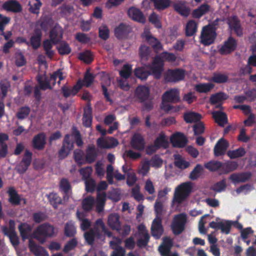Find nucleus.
Returning a JSON list of instances; mask_svg holds the SVG:
<instances>
[{
	"instance_id": "nucleus-1",
	"label": "nucleus",
	"mask_w": 256,
	"mask_h": 256,
	"mask_svg": "<svg viewBox=\"0 0 256 256\" xmlns=\"http://www.w3.org/2000/svg\"><path fill=\"white\" fill-rule=\"evenodd\" d=\"M238 166L237 161H227L222 164L220 161H208L205 167L212 172L218 171L220 174H225L234 171Z\"/></svg>"
},
{
	"instance_id": "nucleus-2",
	"label": "nucleus",
	"mask_w": 256,
	"mask_h": 256,
	"mask_svg": "<svg viewBox=\"0 0 256 256\" xmlns=\"http://www.w3.org/2000/svg\"><path fill=\"white\" fill-rule=\"evenodd\" d=\"M54 228L48 223L38 226L33 232L34 238L40 243L44 244L48 238L54 236Z\"/></svg>"
},
{
	"instance_id": "nucleus-3",
	"label": "nucleus",
	"mask_w": 256,
	"mask_h": 256,
	"mask_svg": "<svg viewBox=\"0 0 256 256\" xmlns=\"http://www.w3.org/2000/svg\"><path fill=\"white\" fill-rule=\"evenodd\" d=\"M187 221L188 218L186 213L182 212L175 215L170 225L172 233L176 236L181 234L185 230Z\"/></svg>"
},
{
	"instance_id": "nucleus-4",
	"label": "nucleus",
	"mask_w": 256,
	"mask_h": 256,
	"mask_svg": "<svg viewBox=\"0 0 256 256\" xmlns=\"http://www.w3.org/2000/svg\"><path fill=\"white\" fill-rule=\"evenodd\" d=\"M192 189L190 182H184L179 185L175 190L173 202L178 204H181L190 194Z\"/></svg>"
},
{
	"instance_id": "nucleus-5",
	"label": "nucleus",
	"mask_w": 256,
	"mask_h": 256,
	"mask_svg": "<svg viewBox=\"0 0 256 256\" xmlns=\"http://www.w3.org/2000/svg\"><path fill=\"white\" fill-rule=\"evenodd\" d=\"M2 231L4 235L8 237L12 245L16 247L19 245V238L16 232V223L13 220H10L8 222V228L6 226H3L2 228Z\"/></svg>"
},
{
	"instance_id": "nucleus-6",
	"label": "nucleus",
	"mask_w": 256,
	"mask_h": 256,
	"mask_svg": "<svg viewBox=\"0 0 256 256\" xmlns=\"http://www.w3.org/2000/svg\"><path fill=\"white\" fill-rule=\"evenodd\" d=\"M216 28L212 26H204L201 32L200 42L204 46H210L212 44L216 37Z\"/></svg>"
},
{
	"instance_id": "nucleus-7",
	"label": "nucleus",
	"mask_w": 256,
	"mask_h": 256,
	"mask_svg": "<svg viewBox=\"0 0 256 256\" xmlns=\"http://www.w3.org/2000/svg\"><path fill=\"white\" fill-rule=\"evenodd\" d=\"M184 77V70L176 68L174 70H168L165 75L164 79L166 82H176L183 80Z\"/></svg>"
},
{
	"instance_id": "nucleus-8",
	"label": "nucleus",
	"mask_w": 256,
	"mask_h": 256,
	"mask_svg": "<svg viewBox=\"0 0 256 256\" xmlns=\"http://www.w3.org/2000/svg\"><path fill=\"white\" fill-rule=\"evenodd\" d=\"M164 64L162 58L159 56L154 58L151 65L148 68L150 72V75H152L156 79H159L162 75L163 70Z\"/></svg>"
},
{
	"instance_id": "nucleus-9",
	"label": "nucleus",
	"mask_w": 256,
	"mask_h": 256,
	"mask_svg": "<svg viewBox=\"0 0 256 256\" xmlns=\"http://www.w3.org/2000/svg\"><path fill=\"white\" fill-rule=\"evenodd\" d=\"M70 134H66L64 137L62 146L58 151V154L61 158H66L74 148V142H70Z\"/></svg>"
},
{
	"instance_id": "nucleus-10",
	"label": "nucleus",
	"mask_w": 256,
	"mask_h": 256,
	"mask_svg": "<svg viewBox=\"0 0 256 256\" xmlns=\"http://www.w3.org/2000/svg\"><path fill=\"white\" fill-rule=\"evenodd\" d=\"M163 102L178 103L180 101V92L178 88H170L166 91L162 96Z\"/></svg>"
},
{
	"instance_id": "nucleus-11",
	"label": "nucleus",
	"mask_w": 256,
	"mask_h": 256,
	"mask_svg": "<svg viewBox=\"0 0 256 256\" xmlns=\"http://www.w3.org/2000/svg\"><path fill=\"white\" fill-rule=\"evenodd\" d=\"M236 47V40L232 37L230 36L219 48L218 52L222 55L228 54L235 50Z\"/></svg>"
},
{
	"instance_id": "nucleus-12",
	"label": "nucleus",
	"mask_w": 256,
	"mask_h": 256,
	"mask_svg": "<svg viewBox=\"0 0 256 256\" xmlns=\"http://www.w3.org/2000/svg\"><path fill=\"white\" fill-rule=\"evenodd\" d=\"M150 94V88L145 86H138L134 92V98L140 103H143L148 100Z\"/></svg>"
},
{
	"instance_id": "nucleus-13",
	"label": "nucleus",
	"mask_w": 256,
	"mask_h": 256,
	"mask_svg": "<svg viewBox=\"0 0 256 256\" xmlns=\"http://www.w3.org/2000/svg\"><path fill=\"white\" fill-rule=\"evenodd\" d=\"M32 148L38 150H43L46 145V135L44 132H41L35 135L32 140Z\"/></svg>"
},
{
	"instance_id": "nucleus-14",
	"label": "nucleus",
	"mask_w": 256,
	"mask_h": 256,
	"mask_svg": "<svg viewBox=\"0 0 256 256\" xmlns=\"http://www.w3.org/2000/svg\"><path fill=\"white\" fill-rule=\"evenodd\" d=\"M151 234L153 237L156 239L160 238L164 232L162 218H155L151 226Z\"/></svg>"
},
{
	"instance_id": "nucleus-15",
	"label": "nucleus",
	"mask_w": 256,
	"mask_h": 256,
	"mask_svg": "<svg viewBox=\"0 0 256 256\" xmlns=\"http://www.w3.org/2000/svg\"><path fill=\"white\" fill-rule=\"evenodd\" d=\"M63 34L62 27L59 24H56L50 31L49 37L54 44H57L62 39Z\"/></svg>"
},
{
	"instance_id": "nucleus-16",
	"label": "nucleus",
	"mask_w": 256,
	"mask_h": 256,
	"mask_svg": "<svg viewBox=\"0 0 256 256\" xmlns=\"http://www.w3.org/2000/svg\"><path fill=\"white\" fill-rule=\"evenodd\" d=\"M83 84L81 80H78L76 84L72 88L66 86H62L61 90L64 98L76 96L82 88Z\"/></svg>"
},
{
	"instance_id": "nucleus-17",
	"label": "nucleus",
	"mask_w": 256,
	"mask_h": 256,
	"mask_svg": "<svg viewBox=\"0 0 256 256\" xmlns=\"http://www.w3.org/2000/svg\"><path fill=\"white\" fill-rule=\"evenodd\" d=\"M170 142L174 147L184 148L188 142V140L185 135L182 132H177L170 138Z\"/></svg>"
},
{
	"instance_id": "nucleus-18",
	"label": "nucleus",
	"mask_w": 256,
	"mask_h": 256,
	"mask_svg": "<svg viewBox=\"0 0 256 256\" xmlns=\"http://www.w3.org/2000/svg\"><path fill=\"white\" fill-rule=\"evenodd\" d=\"M84 236L86 243L90 246H92L94 244L96 239L100 238L102 234L99 229L95 228H91L88 231L84 232Z\"/></svg>"
},
{
	"instance_id": "nucleus-19",
	"label": "nucleus",
	"mask_w": 256,
	"mask_h": 256,
	"mask_svg": "<svg viewBox=\"0 0 256 256\" xmlns=\"http://www.w3.org/2000/svg\"><path fill=\"white\" fill-rule=\"evenodd\" d=\"M98 147L102 148H114L118 144V140L112 137H108L106 138H100L96 140Z\"/></svg>"
},
{
	"instance_id": "nucleus-20",
	"label": "nucleus",
	"mask_w": 256,
	"mask_h": 256,
	"mask_svg": "<svg viewBox=\"0 0 256 256\" xmlns=\"http://www.w3.org/2000/svg\"><path fill=\"white\" fill-rule=\"evenodd\" d=\"M42 33L41 30L39 28H35L33 34L30 38L29 46L34 50H38L41 45Z\"/></svg>"
},
{
	"instance_id": "nucleus-21",
	"label": "nucleus",
	"mask_w": 256,
	"mask_h": 256,
	"mask_svg": "<svg viewBox=\"0 0 256 256\" xmlns=\"http://www.w3.org/2000/svg\"><path fill=\"white\" fill-rule=\"evenodd\" d=\"M229 146V143L228 140L224 138H220L216 143L214 148V154L216 156L224 155L226 150Z\"/></svg>"
},
{
	"instance_id": "nucleus-22",
	"label": "nucleus",
	"mask_w": 256,
	"mask_h": 256,
	"mask_svg": "<svg viewBox=\"0 0 256 256\" xmlns=\"http://www.w3.org/2000/svg\"><path fill=\"white\" fill-rule=\"evenodd\" d=\"M130 29L128 25L120 23L114 28V35L119 40L126 38L130 32Z\"/></svg>"
},
{
	"instance_id": "nucleus-23",
	"label": "nucleus",
	"mask_w": 256,
	"mask_h": 256,
	"mask_svg": "<svg viewBox=\"0 0 256 256\" xmlns=\"http://www.w3.org/2000/svg\"><path fill=\"white\" fill-rule=\"evenodd\" d=\"M2 8L7 12L14 13L20 12L22 11L21 4L16 0H8L2 4Z\"/></svg>"
},
{
	"instance_id": "nucleus-24",
	"label": "nucleus",
	"mask_w": 256,
	"mask_h": 256,
	"mask_svg": "<svg viewBox=\"0 0 256 256\" xmlns=\"http://www.w3.org/2000/svg\"><path fill=\"white\" fill-rule=\"evenodd\" d=\"M252 174L250 172H243L240 173H234L230 176V179L234 184L244 182L248 181L252 177Z\"/></svg>"
},
{
	"instance_id": "nucleus-25",
	"label": "nucleus",
	"mask_w": 256,
	"mask_h": 256,
	"mask_svg": "<svg viewBox=\"0 0 256 256\" xmlns=\"http://www.w3.org/2000/svg\"><path fill=\"white\" fill-rule=\"evenodd\" d=\"M28 248L30 251L36 256H48V252L43 247L38 245L32 240H29Z\"/></svg>"
},
{
	"instance_id": "nucleus-26",
	"label": "nucleus",
	"mask_w": 256,
	"mask_h": 256,
	"mask_svg": "<svg viewBox=\"0 0 256 256\" xmlns=\"http://www.w3.org/2000/svg\"><path fill=\"white\" fill-rule=\"evenodd\" d=\"M36 80L39 84L40 88L42 90H46L48 89H52V86L50 84V83L52 84L50 76L48 77L46 74H38L36 76Z\"/></svg>"
},
{
	"instance_id": "nucleus-27",
	"label": "nucleus",
	"mask_w": 256,
	"mask_h": 256,
	"mask_svg": "<svg viewBox=\"0 0 256 256\" xmlns=\"http://www.w3.org/2000/svg\"><path fill=\"white\" fill-rule=\"evenodd\" d=\"M120 216L116 213L111 214L108 219V224L112 230L120 232L121 230V223L120 220Z\"/></svg>"
},
{
	"instance_id": "nucleus-28",
	"label": "nucleus",
	"mask_w": 256,
	"mask_h": 256,
	"mask_svg": "<svg viewBox=\"0 0 256 256\" xmlns=\"http://www.w3.org/2000/svg\"><path fill=\"white\" fill-rule=\"evenodd\" d=\"M128 14L130 18L134 21L144 23L146 18L142 12L138 8L134 7L129 8L128 10Z\"/></svg>"
},
{
	"instance_id": "nucleus-29",
	"label": "nucleus",
	"mask_w": 256,
	"mask_h": 256,
	"mask_svg": "<svg viewBox=\"0 0 256 256\" xmlns=\"http://www.w3.org/2000/svg\"><path fill=\"white\" fill-rule=\"evenodd\" d=\"M174 10L180 15L188 16L190 14V8L186 6L184 1H179L173 4Z\"/></svg>"
},
{
	"instance_id": "nucleus-30",
	"label": "nucleus",
	"mask_w": 256,
	"mask_h": 256,
	"mask_svg": "<svg viewBox=\"0 0 256 256\" xmlns=\"http://www.w3.org/2000/svg\"><path fill=\"white\" fill-rule=\"evenodd\" d=\"M8 194L9 196L8 202L13 206H18L20 204L22 200L24 202H26L25 199H22L20 196L13 187H10L8 190Z\"/></svg>"
},
{
	"instance_id": "nucleus-31",
	"label": "nucleus",
	"mask_w": 256,
	"mask_h": 256,
	"mask_svg": "<svg viewBox=\"0 0 256 256\" xmlns=\"http://www.w3.org/2000/svg\"><path fill=\"white\" fill-rule=\"evenodd\" d=\"M173 246L172 240L166 238L164 240L162 244L158 247V251L162 256H167L171 254L170 250Z\"/></svg>"
},
{
	"instance_id": "nucleus-32",
	"label": "nucleus",
	"mask_w": 256,
	"mask_h": 256,
	"mask_svg": "<svg viewBox=\"0 0 256 256\" xmlns=\"http://www.w3.org/2000/svg\"><path fill=\"white\" fill-rule=\"evenodd\" d=\"M210 10V6L207 4H204L192 10V16L194 18L199 19L202 16L208 12Z\"/></svg>"
},
{
	"instance_id": "nucleus-33",
	"label": "nucleus",
	"mask_w": 256,
	"mask_h": 256,
	"mask_svg": "<svg viewBox=\"0 0 256 256\" xmlns=\"http://www.w3.org/2000/svg\"><path fill=\"white\" fill-rule=\"evenodd\" d=\"M20 236L23 240L28 239L32 230V226L26 222H21L18 226Z\"/></svg>"
},
{
	"instance_id": "nucleus-34",
	"label": "nucleus",
	"mask_w": 256,
	"mask_h": 256,
	"mask_svg": "<svg viewBox=\"0 0 256 256\" xmlns=\"http://www.w3.org/2000/svg\"><path fill=\"white\" fill-rule=\"evenodd\" d=\"M212 116L218 124L224 127L228 124V119L226 114L221 111H216L212 113Z\"/></svg>"
},
{
	"instance_id": "nucleus-35",
	"label": "nucleus",
	"mask_w": 256,
	"mask_h": 256,
	"mask_svg": "<svg viewBox=\"0 0 256 256\" xmlns=\"http://www.w3.org/2000/svg\"><path fill=\"white\" fill-rule=\"evenodd\" d=\"M132 146L137 150H142L144 148V140L139 134H135L132 136L131 141Z\"/></svg>"
},
{
	"instance_id": "nucleus-36",
	"label": "nucleus",
	"mask_w": 256,
	"mask_h": 256,
	"mask_svg": "<svg viewBox=\"0 0 256 256\" xmlns=\"http://www.w3.org/2000/svg\"><path fill=\"white\" fill-rule=\"evenodd\" d=\"M92 108L89 106L86 108L84 109L82 120V124L84 127L90 128L92 124Z\"/></svg>"
},
{
	"instance_id": "nucleus-37",
	"label": "nucleus",
	"mask_w": 256,
	"mask_h": 256,
	"mask_svg": "<svg viewBox=\"0 0 256 256\" xmlns=\"http://www.w3.org/2000/svg\"><path fill=\"white\" fill-rule=\"evenodd\" d=\"M155 146L158 149L160 148H166L169 146V143L166 139V135L163 132H160L158 136L154 142Z\"/></svg>"
},
{
	"instance_id": "nucleus-38",
	"label": "nucleus",
	"mask_w": 256,
	"mask_h": 256,
	"mask_svg": "<svg viewBox=\"0 0 256 256\" xmlns=\"http://www.w3.org/2000/svg\"><path fill=\"white\" fill-rule=\"evenodd\" d=\"M184 121L188 124L198 122H200L202 116L198 113L194 112H189L184 114Z\"/></svg>"
},
{
	"instance_id": "nucleus-39",
	"label": "nucleus",
	"mask_w": 256,
	"mask_h": 256,
	"mask_svg": "<svg viewBox=\"0 0 256 256\" xmlns=\"http://www.w3.org/2000/svg\"><path fill=\"white\" fill-rule=\"evenodd\" d=\"M102 82H101V86L104 98L106 99V101L112 102V100L110 97V94L106 88V86H109L110 84V79L108 76H104L102 78Z\"/></svg>"
},
{
	"instance_id": "nucleus-40",
	"label": "nucleus",
	"mask_w": 256,
	"mask_h": 256,
	"mask_svg": "<svg viewBox=\"0 0 256 256\" xmlns=\"http://www.w3.org/2000/svg\"><path fill=\"white\" fill-rule=\"evenodd\" d=\"M99 150L94 144L88 145L86 150V158L84 160H96L98 156Z\"/></svg>"
},
{
	"instance_id": "nucleus-41",
	"label": "nucleus",
	"mask_w": 256,
	"mask_h": 256,
	"mask_svg": "<svg viewBox=\"0 0 256 256\" xmlns=\"http://www.w3.org/2000/svg\"><path fill=\"white\" fill-rule=\"evenodd\" d=\"M94 204V198L92 196L84 198L82 202V208L84 212H90Z\"/></svg>"
},
{
	"instance_id": "nucleus-42",
	"label": "nucleus",
	"mask_w": 256,
	"mask_h": 256,
	"mask_svg": "<svg viewBox=\"0 0 256 256\" xmlns=\"http://www.w3.org/2000/svg\"><path fill=\"white\" fill-rule=\"evenodd\" d=\"M54 43L50 39H46L43 41L42 46L45 51V54L48 58H52L54 54V51L52 50Z\"/></svg>"
},
{
	"instance_id": "nucleus-43",
	"label": "nucleus",
	"mask_w": 256,
	"mask_h": 256,
	"mask_svg": "<svg viewBox=\"0 0 256 256\" xmlns=\"http://www.w3.org/2000/svg\"><path fill=\"white\" fill-rule=\"evenodd\" d=\"M197 28L198 24L194 20H188L185 28V34L186 36H193L197 32Z\"/></svg>"
},
{
	"instance_id": "nucleus-44",
	"label": "nucleus",
	"mask_w": 256,
	"mask_h": 256,
	"mask_svg": "<svg viewBox=\"0 0 256 256\" xmlns=\"http://www.w3.org/2000/svg\"><path fill=\"white\" fill-rule=\"evenodd\" d=\"M154 8L162 11L168 8L172 3V0H154L152 2Z\"/></svg>"
},
{
	"instance_id": "nucleus-45",
	"label": "nucleus",
	"mask_w": 256,
	"mask_h": 256,
	"mask_svg": "<svg viewBox=\"0 0 256 256\" xmlns=\"http://www.w3.org/2000/svg\"><path fill=\"white\" fill-rule=\"evenodd\" d=\"M54 24V20L50 16L45 15L40 20V26L44 31L46 32Z\"/></svg>"
},
{
	"instance_id": "nucleus-46",
	"label": "nucleus",
	"mask_w": 256,
	"mask_h": 256,
	"mask_svg": "<svg viewBox=\"0 0 256 256\" xmlns=\"http://www.w3.org/2000/svg\"><path fill=\"white\" fill-rule=\"evenodd\" d=\"M134 74L136 76L142 80H146L150 75V72L148 68L139 67L135 68Z\"/></svg>"
},
{
	"instance_id": "nucleus-47",
	"label": "nucleus",
	"mask_w": 256,
	"mask_h": 256,
	"mask_svg": "<svg viewBox=\"0 0 256 256\" xmlns=\"http://www.w3.org/2000/svg\"><path fill=\"white\" fill-rule=\"evenodd\" d=\"M246 153L245 149L242 147L234 150H229L226 152V154L230 159H234L243 156Z\"/></svg>"
},
{
	"instance_id": "nucleus-48",
	"label": "nucleus",
	"mask_w": 256,
	"mask_h": 256,
	"mask_svg": "<svg viewBox=\"0 0 256 256\" xmlns=\"http://www.w3.org/2000/svg\"><path fill=\"white\" fill-rule=\"evenodd\" d=\"M76 228L71 220L67 222L64 226V235L67 237H73L76 234Z\"/></svg>"
},
{
	"instance_id": "nucleus-49",
	"label": "nucleus",
	"mask_w": 256,
	"mask_h": 256,
	"mask_svg": "<svg viewBox=\"0 0 256 256\" xmlns=\"http://www.w3.org/2000/svg\"><path fill=\"white\" fill-rule=\"evenodd\" d=\"M146 40L148 43L154 50H160L162 49V46L160 42L157 38L152 36L150 34L146 35Z\"/></svg>"
},
{
	"instance_id": "nucleus-50",
	"label": "nucleus",
	"mask_w": 256,
	"mask_h": 256,
	"mask_svg": "<svg viewBox=\"0 0 256 256\" xmlns=\"http://www.w3.org/2000/svg\"><path fill=\"white\" fill-rule=\"evenodd\" d=\"M71 136L74 139L76 144L78 146L80 147L83 146L84 142L82 140L80 133L75 126H73L72 128Z\"/></svg>"
},
{
	"instance_id": "nucleus-51",
	"label": "nucleus",
	"mask_w": 256,
	"mask_h": 256,
	"mask_svg": "<svg viewBox=\"0 0 256 256\" xmlns=\"http://www.w3.org/2000/svg\"><path fill=\"white\" fill-rule=\"evenodd\" d=\"M47 198L50 204H52L54 208H56L58 205L62 202L61 198L56 193H50L47 195Z\"/></svg>"
},
{
	"instance_id": "nucleus-52",
	"label": "nucleus",
	"mask_w": 256,
	"mask_h": 256,
	"mask_svg": "<svg viewBox=\"0 0 256 256\" xmlns=\"http://www.w3.org/2000/svg\"><path fill=\"white\" fill-rule=\"evenodd\" d=\"M71 188L72 187L68 180L65 178H62L60 183V189L64 192V198L69 194Z\"/></svg>"
},
{
	"instance_id": "nucleus-53",
	"label": "nucleus",
	"mask_w": 256,
	"mask_h": 256,
	"mask_svg": "<svg viewBox=\"0 0 256 256\" xmlns=\"http://www.w3.org/2000/svg\"><path fill=\"white\" fill-rule=\"evenodd\" d=\"M203 167L200 164H198L190 174L189 178L192 180H197L202 174Z\"/></svg>"
},
{
	"instance_id": "nucleus-54",
	"label": "nucleus",
	"mask_w": 256,
	"mask_h": 256,
	"mask_svg": "<svg viewBox=\"0 0 256 256\" xmlns=\"http://www.w3.org/2000/svg\"><path fill=\"white\" fill-rule=\"evenodd\" d=\"M214 86L211 83H204L196 84L195 90L200 93H206L213 88Z\"/></svg>"
},
{
	"instance_id": "nucleus-55",
	"label": "nucleus",
	"mask_w": 256,
	"mask_h": 256,
	"mask_svg": "<svg viewBox=\"0 0 256 256\" xmlns=\"http://www.w3.org/2000/svg\"><path fill=\"white\" fill-rule=\"evenodd\" d=\"M228 77L227 75L219 72H214L213 74L211 80L216 84H222L227 82Z\"/></svg>"
},
{
	"instance_id": "nucleus-56",
	"label": "nucleus",
	"mask_w": 256,
	"mask_h": 256,
	"mask_svg": "<svg viewBox=\"0 0 256 256\" xmlns=\"http://www.w3.org/2000/svg\"><path fill=\"white\" fill-rule=\"evenodd\" d=\"M30 112V107L27 106H22L18 109L16 114V117L19 120H24L28 116Z\"/></svg>"
},
{
	"instance_id": "nucleus-57",
	"label": "nucleus",
	"mask_w": 256,
	"mask_h": 256,
	"mask_svg": "<svg viewBox=\"0 0 256 256\" xmlns=\"http://www.w3.org/2000/svg\"><path fill=\"white\" fill-rule=\"evenodd\" d=\"M78 59L84 61L87 64L91 63L94 60L92 54L91 52L89 50H86L84 52L80 53L78 55Z\"/></svg>"
},
{
	"instance_id": "nucleus-58",
	"label": "nucleus",
	"mask_w": 256,
	"mask_h": 256,
	"mask_svg": "<svg viewBox=\"0 0 256 256\" xmlns=\"http://www.w3.org/2000/svg\"><path fill=\"white\" fill-rule=\"evenodd\" d=\"M226 99V95L224 92H219L212 95L210 98V102L212 104H215Z\"/></svg>"
},
{
	"instance_id": "nucleus-59",
	"label": "nucleus",
	"mask_w": 256,
	"mask_h": 256,
	"mask_svg": "<svg viewBox=\"0 0 256 256\" xmlns=\"http://www.w3.org/2000/svg\"><path fill=\"white\" fill-rule=\"evenodd\" d=\"M132 72V66L128 64H124L122 69L120 71L119 74L122 78L127 80L131 75Z\"/></svg>"
},
{
	"instance_id": "nucleus-60",
	"label": "nucleus",
	"mask_w": 256,
	"mask_h": 256,
	"mask_svg": "<svg viewBox=\"0 0 256 256\" xmlns=\"http://www.w3.org/2000/svg\"><path fill=\"white\" fill-rule=\"evenodd\" d=\"M58 50L60 55H66L70 53L72 50L69 44L65 42H60L58 47Z\"/></svg>"
},
{
	"instance_id": "nucleus-61",
	"label": "nucleus",
	"mask_w": 256,
	"mask_h": 256,
	"mask_svg": "<svg viewBox=\"0 0 256 256\" xmlns=\"http://www.w3.org/2000/svg\"><path fill=\"white\" fill-rule=\"evenodd\" d=\"M32 161H20L16 166V170L20 174L24 173L30 165Z\"/></svg>"
},
{
	"instance_id": "nucleus-62",
	"label": "nucleus",
	"mask_w": 256,
	"mask_h": 256,
	"mask_svg": "<svg viewBox=\"0 0 256 256\" xmlns=\"http://www.w3.org/2000/svg\"><path fill=\"white\" fill-rule=\"evenodd\" d=\"M150 50L149 47L141 46L139 48V55L142 60H148L150 54Z\"/></svg>"
},
{
	"instance_id": "nucleus-63",
	"label": "nucleus",
	"mask_w": 256,
	"mask_h": 256,
	"mask_svg": "<svg viewBox=\"0 0 256 256\" xmlns=\"http://www.w3.org/2000/svg\"><path fill=\"white\" fill-rule=\"evenodd\" d=\"M94 78V74L87 71L84 75L83 80H81L83 86H86L87 88L90 86L92 84Z\"/></svg>"
},
{
	"instance_id": "nucleus-64",
	"label": "nucleus",
	"mask_w": 256,
	"mask_h": 256,
	"mask_svg": "<svg viewBox=\"0 0 256 256\" xmlns=\"http://www.w3.org/2000/svg\"><path fill=\"white\" fill-rule=\"evenodd\" d=\"M193 131L194 135L200 136L204 132L205 127L204 124L202 122L196 123L193 126Z\"/></svg>"
}]
</instances>
